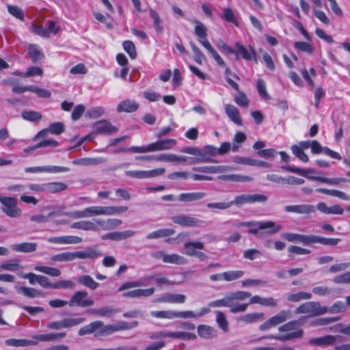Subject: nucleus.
Returning a JSON list of instances; mask_svg holds the SVG:
<instances>
[{"instance_id":"nucleus-1","label":"nucleus","mask_w":350,"mask_h":350,"mask_svg":"<svg viewBox=\"0 0 350 350\" xmlns=\"http://www.w3.org/2000/svg\"><path fill=\"white\" fill-rule=\"evenodd\" d=\"M137 325V321H133L129 323L126 321H120L115 323L105 325L101 321H96L80 328L78 331V334L79 336H85L94 334L96 337H101L109 336L120 331L131 329Z\"/></svg>"},{"instance_id":"nucleus-2","label":"nucleus","mask_w":350,"mask_h":350,"mask_svg":"<svg viewBox=\"0 0 350 350\" xmlns=\"http://www.w3.org/2000/svg\"><path fill=\"white\" fill-rule=\"evenodd\" d=\"M251 293L247 291H237L228 294L223 299L213 301L208 307H228L232 313L243 312L247 310L248 304H239L238 301H243L249 298Z\"/></svg>"},{"instance_id":"nucleus-3","label":"nucleus","mask_w":350,"mask_h":350,"mask_svg":"<svg viewBox=\"0 0 350 350\" xmlns=\"http://www.w3.org/2000/svg\"><path fill=\"white\" fill-rule=\"evenodd\" d=\"M234 226L237 228L247 227L249 228L248 232L256 235L258 238L276 234L282 228L280 224H276L273 221L239 222L234 224Z\"/></svg>"},{"instance_id":"nucleus-4","label":"nucleus","mask_w":350,"mask_h":350,"mask_svg":"<svg viewBox=\"0 0 350 350\" xmlns=\"http://www.w3.org/2000/svg\"><path fill=\"white\" fill-rule=\"evenodd\" d=\"M301 324L302 322L301 319L289 321L278 327V331L280 332H286V334L278 335L269 334L260 338L259 340L273 339L285 342L301 338L303 336L304 332L302 329L298 328Z\"/></svg>"},{"instance_id":"nucleus-5","label":"nucleus","mask_w":350,"mask_h":350,"mask_svg":"<svg viewBox=\"0 0 350 350\" xmlns=\"http://www.w3.org/2000/svg\"><path fill=\"white\" fill-rule=\"evenodd\" d=\"M176 144L177 142L174 139H165L151 143L148 146H131L129 150H133L135 153H146L148 152L170 150Z\"/></svg>"},{"instance_id":"nucleus-6","label":"nucleus","mask_w":350,"mask_h":350,"mask_svg":"<svg viewBox=\"0 0 350 350\" xmlns=\"http://www.w3.org/2000/svg\"><path fill=\"white\" fill-rule=\"evenodd\" d=\"M84 213L85 218L92 217L100 215H119L126 212L128 210L127 206H92L85 208Z\"/></svg>"},{"instance_id":"nucleus-7","label":"nucleus","mask_w":350,"mask_h":350,"mask_svg":"<svg viewBox=\"0 0 350 350\" xmlns=\"http://www.w3.org/2000/svg\"><path fill=\"white\" fill-rule=\"evenodd\" d=\"M284 169L287 170L289 172L295 173L299 175L305 176L308 179L312 180H317L321 183L332 185H338L341 183L345 182L346 180L345 178H327L325 177L322 176H308V172H314V169H307V170H303L298 167H294L292 166H286L283 167Z\"/></svg>"},{"instance_id":"nucleus-8","label":"nucleus","mask_w":350,"mask_h":350,"mask_svg":"<svg viewBox=\"0 0 350 350\" xmlns=\"http://www.w3.org/2000/svg\"><path fill=\"white\" fill-rule=\"evenodd\" d=\"M327 306H321L318 301H308L299 306L295 312L306 314L309 317H315L327 314Z\"/></svg>"},{"instance_id":"nucleus-9","label":"nucleus","mask_w":350,"mask_h":350,"mask_svg":"<svg viewBox=\"0 0 350 350\" xmlns=\"http://www.w3.org/2000/svg\"><path fill=\"white\" fill-rule=\"evenodd\" d=\"M0 202L2 204L1 210L10 217H18L21 213V209L18 206L17 200L13 197L0 196Z\"/></svg>"},{"instance_id":"nucleus-10","label":"nucleus","mask_w":350,"mask_h":350,"mask_svg":"<svg viewBox=\"0 0 350 350\" xmlns=\"http://www.w3.org/2000/svg\"><path fill=\"white\" fill-rule=\"evenodd\" d=\"M85 321V318L84 317H68L60 321L51 322L46 325V327L50 329L59 330L77 326Z\"/></svg>"},{"instance_id":"nucleus-11","label":"nucleus","mask_w":350,"mask_h":350,"mask_svg":"<svg viewBox=\"0 0 350 350\" xmlns=\"http://www.w3.org/2000/svg\"><path fill=\"white\" fill-rule=\"evenodd\" d=\"M290 318V312L287 310H281L275 315L268 319L263 323L260 325V331L265 332L286 321Z\"/></svg>"},{"instance_id":"nucleus-12","label":"nucleus","mask_w":350,"mask_h":350,"mask_svg":"<svg viewBox=\"0 0 350 350\" xmlns=\"http://www.w3.org/2000/svg\"><path fill=\"white\" fill-rule=\"evenodd\" d=\"M94 304V299L88 296L86 291H76L70 297L69 301L70 306H78L81 308H86L92 306Z\"/></svg>"},{"instance_id":"nucleus-13","label":"nucleus","mask_w":350,"mask_h":350,"mask_svg":"<svg viewBox=\"0 0 350 350\" xmlns=\"http://www.w3.org/2000/svg\"><path fill=\"white\" fill-rule=\"evenodd\" d=\"M27 173H40V172H47L51 174H57L62 172H67L70 171V168L63 166L56 165H46V166H38V167H29L25 169Z\"/></svg>"},{"instance_id":"nucleus-14","label":"nucleus","mask_w":350,"mask_h":350,"mask_svg":"<svg viewBox=\"0 0 350 350\" xmlns=\"http://www.w3.org/2000/svg\"><path fill=\"white\" fill-rule=\"evenodd\" d=\"M165 169L163 167L154 169L148 171L135 170L127 171L126 174L130 177L137 178H150L153 177L159 176L165 173Z\"/></svg>"},{"instance_id":"nucleus-15","label":"nucleus","mask_w":350,"mask_h":350,"mask_svg":"<svg viewBox=\"0 0 350 350\" xmlns=\"http://www.w3.org/2000/svg\"><path fill=\"white\" fill-rule=\"evenodd\" d=\"M191 23L195 25L194 33L198 38V42L204 47H206V44H211L209 41L207 40V28L200 21L198 20H192Z\"/></svg>"},{"instance_id":"nucleus-16","label":"nucleus","mask_w":350,"mask_h":350,"mask_svg":"<svg viewBox=\"0 0 350 350\" xmlns=\"http://www.w3.org/2000/svg\"><path fill=\"white\" fill-rule=\"evenodd\" d=\"M172 221L174 224L186 227H196L202 223L200 219L189 215L174 216L172 217Z\"/></svg>"},{"instance_id":"nucleus-17","label":"nucleus","mask_w":350,"mask_h":350,"mask_svg":"<svg viewBox=\"0 0 350 350\" xmlns=\"http://www.w3.org/2000/svg\"><path fill=\"white\" fill-rule=\"evenodd\" d=\"M93 128L96 134L110 135L118 131V129L115 126L105 120L96 122Z\"/></svg>"},{"instance_id":"nucleus-18","label":"nucleus","mask_w":350,"mask_h":350,"mask_svg":"<svg viewBox=\"0 0 350 350\" xmlns=\"http://www.w3.org/2000/svg\"><path fill=\"white\" fill-rule=\"evenodd\" d=\"M284 210L286 213H295L297 214L310 215L314 213L316 208L312 204H297L286 206Z\"/></svg>"},{"instance_id":"nucleus-19","label":"nucleus","mask_w":350,"mask_h":350,"mask_svg":"<svg viewBox=\"0 0 350 350\" xmlns=\"http://www.w3.org/2000/svg\"><path fill=\"white\" fill-rule=\"evenodd\" d=\"M339 336L325 335L319 338H314L309 340L308 342L311 345L322 347L334 345L338 339H340Z\"/></svg>"},{"instance_id":"nucleus-20","label":"nucleus","mask_w":350,"mask_h":350,"mask_svg":"<svg viewBox=\"0 0 350 350\" xmlns=\"http://www.w3.org/2000/svg\"><path fill=\"white\" fill-rule=\"evenodd\" d=\"M250 299L248 306L250 304H260L262 306L276 308L278 306V300L272 297H263L259 295H254L250 297Z\"/></svg>"},{"instance_id":"nucleus-21","label":"nucleus","mask_w":350,"mask_h":350,"mask_svg":"<svg viewBox=\"0 0 350 350\" xmlns=\"http://www.w3.org/2000/svg\"><path fill=\"white\" fill-rule=\"evenodd\" d=\"M312 234L305 235L297 233H284L282 238L292 243H301L306 245H312Z\"/></svg>"},{"instance_id":"nucleus-22","label":"nucleus","mask_w":350,"mask_h":350,"mask_svg":"<svg viewBox=\"0 0 350 350\" xmlns=\"http://www.w3.org/2000/svg\"><path fill=\"white\" fill-rule=\"evenodd\" d=\"M211 312L209 308H202L199 312H194L192 310L187 311H176V319H197L200 318Z\"/></svg>"},{"instance_id":"nucleus-23","label":"nucleus","mask_w":350,"mask_h":350,"mask_svg":"<svg viewBox=\"0 0 350 350\" xmlns=\"http://www.w3.org/2000/svg\"><path fill=\"white\" fill-rule=\"evenodd\" d=\"M74 259H94L100 257L102 254L100 251L93 247H87L83 251L73 252Z\"/></svg>"},{"instance_id":"nucleus-24","label":"nucleus","mask_w":350,"mask_h":350,"mask_svg":"<svg viewBox=\"0 0 350 350\" xmlns=\"http://www.w3.org/2000/svg\"><path fill=\"white\" fill-rule=\"evenodd\" d=\"M186 296L183 294L168 293L165 294L161 297L154 299V301L170 304H184L186 301Z\"/></svg>"},{"instance_id":"nucleus-25","label":"nucleus","mask_w":350,"mask_h":350,"mask_svg":"<svg viewBox=\"0 0 350 350\" xmlns=\"http://www.w3.org/2000/svg\"><path fill=\"white\" fill-rule=\"evenodd\" d=\"M193 170L204 173L218 174L231 170L230 167L225 165H209L193 167Z\"/></svg>"},{"instance_id":"nucleus-26","label":"nucleus","mask_w":350,"mask_h":350,"mask_svg":"<svg viewBox=\"0 0 350 350\" xmlns=\"http://www.w3.org/2000/svg\"><path fill=\"white\" fill-rule=\"evenodd\" d=\"M225 111L229 119L235 124L241 126L243 124L241 117L239 109L232 105H226Z\"/></svg>"},{"instance_id":"nucleus-27","label":"nucleus","mask_w":350,"mask_h":350,"mask_svg":"<svg viewBox=\"0 0 350 350\" xmlns=\"http://www.w3.org/2000/svg\"><path fill=\"white\" fill-rule=\"evenodd\" d=\"M159 337H170L183 340H195L196 338V335L195 334H191L189 332H160L159 334Z\"/></svg>"},{"instance_id":"nucleus-28","label":"nucleus","mask_w":350,"mask_h":350,"mask_svg":"<svg viewBox=\"0 0 350 350\" xmlns=\"http://www.w3.org/2000/svg\"><path fill=\"white\" fill-rule=\"evenodd\" d=\"M235 47L237 49V54L235 55H237V57L239 54H240L243 59L247 61L251 60L253 58L255 59L256 53L254 49L252 46H250L249 48H245L241 43L237 42L235 44Z\"/></svg>"},{"instance_id":"nucleus-29","label":"nucleus","mask_w":350,"mask_h":350,"mask_svg":"<svg viewBox=\"0 0 350 350\" xmlns=\"http://www.w3.org/2000/svg\"><path fill=\"white\" fill-rule=\"evenodd\" d=\"M98 225L95 222L90 220H81L79 221L74 222L71 225L72 228L79 229L85 231H97L98 230Z\"/></svg>"},{"instance_id":"nucleus-30","label":"nucleus","mask_w":350,"mask_h":350,"mask_svg":"<svg viewBox=\"0 0 350 350\" xmlns=\"http://www.w3.org/2000/svg\"><path fill=\"white\" fill-rule=\"evenodd\" d=\"M185 254L195 256L198 250H203L204 244L201 241H187L184 243Z\"/></svg>"},{"instance_id":"nucleus-31","label":"nucleus","mask_w":350,"mask_h":350,"mask_svg":"<svg viewBox=\"0 0 350 350\" xmlns=\"http://www.w3.org/2000/svg\"><path fill=\"white\" fill-rule=\"evenodd\" d=\"M154 293V288H149L146 289H135L125 292L122 294L124 297L139 298L142 297H149Z\"/></svg>"},{"instance_id":"nucleus-32","label":"nucleus","mask_w":350,"mask_h":350,"mask_svg":"<svg viewBox=\"0 0 350 350\" xmlns=\"http://www.w3.org/2000/svg\"><path fill=\"white\" fill-rule=\"evenodd\" d=\"M95 222L104 230L115 229L122 224V220L119 219H107L106 220L96 219Z\"/></svg>"},{"instance_id":"nucleus-33","label":"nucleus","mask_w":350,"mask_h":350,"mask_svg":"<svg viewBox=\"0 0 350 350\" xmlns=\"http://www.w3.org/2000/svg\"><path fill=\"white\" fill-rule=\"evenodd\" d=\"M139 105L138 104L132 100H125L121 101L117 106V111L119 113L126 112V113H132L135 111Z\"/></svg>"},{"instance_id":"nucleus-34","label":"nucleus","mask_w":350,"mask_h":350,"mask_svg":"<svg viewBox=\"0 0 350 350\" xmlns=\"http://www.w3.org/2000/svg\"><path fill=\"white\" fill-rule=\"evenodd\" d=\"M206 193L204 192L182 193L179 195L178 200L183 202H191L200 200L204 198Z\"/></svg>"},{"instance_id":"nucleus-35","label":"nucleus","mask_w":350,"mask_h":350,"mask_svg":"<svg viewBox=\"0 0 350 350\" xmlns=\"http://www.w3.org/2000/svg\"><path fill=\"white\" fill-rule=\"evenodd\" d=\"M116 312V310L114 309L112 306H105L101 308H92L87 310L88 314L105 317H111Z\"/></svg>"},{"instance_id":"nucleus-36","label":"nucleus","mask_w":350,"mask_h":350,"mask_svg":"<svg viewBox=\"0 0 350 350\" xmlns=\"http://www.w3.org/2000/svg\"><path fill=\"white\" fill-rule=\"evenodd\" d=\"M264 317L262 312H252L242 315L238 318V321L245 324L256 323Z\"/></svg>"},{"instance_id":"nucleus-37","label":"nucleus","mask_w":350,"mask_h":350,"mask_svg":"<svg viewBox=\"0 0 350 350\" xmlns=\"http://www.w3.org/2000/svg\"><path fill=\"white\" fill-rule=\"evenodd\" d=\"M175 234V230L170 228H162L153 231L146 236L147 239H157L170 237Z\"/></svg>"},{"instance_id":"nucleus-38","label":"nucleus","mask_w":350,"mask_h":350,"mask_svg":"<svg viewBox=\"0 0 350 350\" xmlns=\"http://www.w3.org/2000/svg\"><path fill=\"white\" fill-rule=\"evenodd\" d=\"M66 335V334L65 332L51 333L46 334L36 335L33 336V338L35 339V341H36L38 343V341L47 342L57 340L58 339L64 338Z\"/></svg>"},{"instance_id":"nucleus-39","label":"nucleus","mask_w":350,"mask_h":350,"mask_svg":"<svg viewBox=\"0 0 350 350\" xmlns=\"http://www.w3.org/2000/svg\"><path fill=\"white\" fill-rule=\"evenodd\" d=\"M37 246L38 245L36 243L25 242L18 244H14L12 246V248L13 250L17 252L29 253L36 251Z\"/></svg>"},{"instance_id":"nucleus-40","label":"nucleus","mask_w":350,"mask_h":350,"mask_svg":"<svg viewBox=\"0 0 350 350\" xmlns=\"http://www.w3.org/2000/svg\"><path fill=\"white\" fill-rule=\"evenodd\" d=\"M15 288L19 293L27 297L34 298L43 296L42 291L34 288L15 286Z\"/></svg>"},{"instance_id":"nucleus-41","label":"nucleus","mask_w":350,"mask_h":350,"mask_svg":"<svg viewBox=\"0 0 350 350\" xmlns=\"http://www.w3.org/2000/svg\"><path fill=\"white\" fill-rule=\"evenodd\" d=\"M340 241V239L337 238H325L313 234L312 237V244L319 243L323 245L333 246L336 245Z\"/></svg>"},{"instance_id":"nucleus-42","label":"nucleus","mask_w":350,"mask_h":350,"mask_svg":"<svg viewBox=\"0 0 350 350\" xmlns=\"http://www.w3.org/2000/svg\"><path fill=\"white\" fill-rule=\"evenodd\" d=\"M187 157L174 154H161L157 156L156 161L166 162H186Z\"/></svg>"},{"instance_id":"nucleus-43","label":"nucleus","mask_w":350,"mask_h":350,"mask_svg":"<svg viewBox=\"0 0 350 350\" xmlns=\"http://www.w3.org/2000/svg\"><path fill=\"white\" fill-rule=\"evenodd\" d=\"M198 335L204 338L209 339L216 337V331L208 325H200L198 327Z\"/></svg>"},{"instance_id":"nucleus-44","label":"nucleus","mask_w":350,"mask_h":350,"mask_svg":"<svg viewBox=\"0 0 350 350\" xmlns=\"http://www.w3.org/2000/svg\"><path fill=\"white\" fill-rule=\"evenodd\" d=\"M77 282L91 290H95L99 286V284L88 275H80L77 278Z\"/></svg>"},{"instance_id":"nucleus-45","label":"nucleus","mask_w":350,"mask_h":350,"mask_svg":"<svg viewBox=\"0 0 350 350\" xmlns=\"http://www.w3.org/2000/svg\"><path fill=\"white\" fill-rule=\"evenodd\" d=\"M68 185L63 182H51L45 183V189L50 193H58L66 189Z\"/></svg>"},{"instance_id":"nucleus-46","label":"nucleus","mask_w":350,"mask_h":350,"mask_svg":"<svg viewBox=\"0 0 350 350\" xmlns=\"http://www.w3.org/2000/svg\"><path fill=\"white\" fill-rule=\"evenodd\" d=\"M106 161V159L102 157L96 158H83L73 161L75 164L81 165H95L103 163Z\"/></svg>"},{"instance_id":"nucleus-47","label":"nucleus","mask_w":350,"mask_h":350,"mask_svg":"<svg viewBox=\"0 0 350 350\" xmlns=\"http://www.w3.org/2000/svg\"><path fill=\"white\" fill-rule=\"evenodd\" d=\"M165 263L185 265L187 263V260L183 256L177 254H166Z\"/></svg>"},{"instance_id":"nucleus-48","label":"nucleus","mask_w":350,"mask_h":350,"mask_svg":"<svg viewBox=\"0 0 350 350\" xmlns=\"http://www.w3.org/2000/svg\"><path fill=\"white\" fill-rule=\"evenodd\" d=\"M5 342L7 345L12 347H25L37 344L36 341L25 339H8Z\"/></svg>"},{"instance_id":"nucleus-49","label":"nucleus","mask_w":350,"mask_h":350,"mask_svg":"<svg viewBox=\"0 0 350 350\" xmlns=\"http://www.w3.org/2000/svg\"><path fill=\"white\" fill-rule=\"evenodd\" d=\"M34 269L52 277H58L61 275V271L55 267L36 265Z\"/></svg>"},{"instance_id":"nucleus-50","label":"nucleus","mask_w":350,"mask_h":350,"mask_svg":"<svg viewBox=\"0 0 350 350\" xmlns=\"http://www.w3.org/2000/svg\"><path fill=\"white\" fill-rule=\"evenodd\" d=\"M74 254L70 252H62L53 255L51 257L52 262H70L74 260Z\"/></svg>"},{"instance_id":"nucleus-51","label":"nucleus","mask_w":350,"mask_h":350,"mask_svg":"<svg viewBox=\"0 0 350 350\" xmlns=\"http://www.w3.org/2000/svg\"><path fill=\"white\" fill-rule=\"evenodd\" d=\"M312 294L308 292H298L297 293L289 294L287 296V300L290 302H299L301 300L310 299Z\"/></svg>"},{"instance_id":"nucleus-52","label":"nucleus","mask_w":350,"mask_h":350,"mask_svg":"<svg viewBox=\"0 0 350 350\" xmlns=\"http://www.w3.org/2000/svg\"><path fill=\"white\" fill-rule=\"evenodd\" d=\"M21 117L27 121L34 122L41 120L42 116L38 111L25 110L22 111Z\"/></svg>"},{"instance_id":"nucleus-53","label":"nucleus","mask_w":350,"mask_h":350,"mask_svg":"<svg viewBox=\"0 0 350 350\" xmlns=\"http://www.w3.org/2000/svg\"><path fill=\"white\" fill-rule=\"evenodd\" d=\"M150 315L158 319H176V311L173 310H161V311H152Z\"/></svg>"},{"instance_id":"nucleus-54","label":"nucleus","mask_w":350,"mask_h":350,"mask_svg":"<svg viewBox=\"0 0 350 350\" xmlns=\"http://www.w3.org/2000/svg\"><path fill=\"white\" fill-rule=\"evenodd\" d=\"M19 260L16 259L3 262L0 265V269L10 271H15L21 268Z\"/></svg>"},{"instance_id":"nucleus-55","label":"nucleus","mask_w":350,"mask_h":350,"mask_svg":"<svg viewBox=\"0 0 350 350\" xmlns=\"http://www.w3.org/2000/svg\"><path fill=\"white\" fill-rule=\"evenodd\" d=\"M216 322L217 325L224 332L228 331V322L225 314L221 311H216Z\"/></svg>"},{"instance_id":"nucleus-56","label":"nucleus","mask_w":350,"mask_h":350,"mask_svg":"<svg viewBox=\"0 0 350 350\" xmlns=\"http://www.w3.org/2000/svg\"><path fill=\"white\" fill-rule=\"evenodd\" d=\"M28 51L30 55V57L33 62H36L43 57L42 52L36 44H29Z\"/></svg>"},{"instance_id":"nucleus-57","label":"nucleus","mask_w":350,"mask_h":350,"mask_svg":"<svg viewBox=\"0 0 350 350\" xmlns=\"http://www.w3.org/2000/svg\"><path fill=\"white\" fill-rule=\"evenodd\" d=\"M291 150L293 154L302 162L308 163L309 161L308 155L304 152L303 150L301 149L299 146H297V145H293L291 148Z\"/></svg>"},{"instance_id":"nucleus-58","label":"nucleus","mask_w":350,"mask_h":350,"mask_svg":"<svg viewBox=\"0 0 350 350\" xmlns=\"http://www.w3.org/2000/svg\"><path fill=\"white\" fill-rule=\"evenodd\" d=\"M150 16L153 20V24L156 31L159 33H161L163 30V28L161 25V20L159 14L155 10L150 9Z\"/></svg>"},{"instance_id":"nucleus-59","label":"nucleus","mask_w":350,"mask_h":350,"mask_svg":"<svg viewBox=\"0 0 350 350\" xmlns=\"http://www.w3.org/2000/svg\"><path fill=\"white\" fill-rule=\"evenodd\" d=\"M243 271L240 270L228 271L223 273L224 280L228 282L233 281L241 278Z\"/></svg>"},{"instance_id":"nucleus-60","label":"nucleus","mask_w":350,"mask_h":350,"mask_svg":"<svg viewBox=\"0 0 350 350\" xmlns=\"http://www.w3.org/2000/svg\"><path fill=\"white\" fill-rule=\"evenodd\" d=\"M189 45L195 55L196 62L202 64L206 59L205 55L193 42H190Z\"/></svg>"},{"instance_id":"nucleus-61","label":"nucleus","mask_w":350,"mask_h":350,"mask_svg":"<svg viewBox=\"0 0 350 350\" xmlns=\"http://www.w3.org/2000/svg\"><path fill=\"white\" fill-rule=\"evenodd\" d=\"M208 52L211 55L212 57L215 59L217 64L220 67H226V64L218 53L214 49L211 44H206L205 48Z\"/></svg>"},{"instance_id":"nucleus-62","label":"nucleus","mask_w":350,"mask_h":350,"mask_svg":"<svg viewBox=\"0 0 350 350\" xmlns=\"http://www.w3.org/2000/svg\"><path fill=\"white\" fill-rule=\"evenodd\" d=\"M221 17L225 21L233 23L235 26H238L239 23L236 20L234 14L230 8H226L223 10V13Z\"/></svg>"},{"instance_id":"nucleus-63","label":"nucleus","mask_w":350,"mask_h":350,"mask_svg":"<svg viewBox=\"0 0 350 350\" xmlns=\"http://www.w3.org/2000/svg\"><path fill=\"white\" fill-rule=\"evenodd\" d=\"M122 45L124 51L129 54V57L135 59L137 57V52L134 43L130 40H126L123 42Z\"/></svg>"},{"instance_id":"nucleus-64","label":"nucleus","mask_w":350,"mask_h":350,"mask_svg":"<svg viewBox=\"0 0 350 350\" xmlns=\"http://www.w3.org/2000/svg\"><path fill=\"white\" fill-rule=\"evenodd\" d=\"M256 87H257V90H258L259 95L264 100L270 99V96L267 92L265 82L262 79H258L257 80Z\"/></svg>"}]
</instances>
